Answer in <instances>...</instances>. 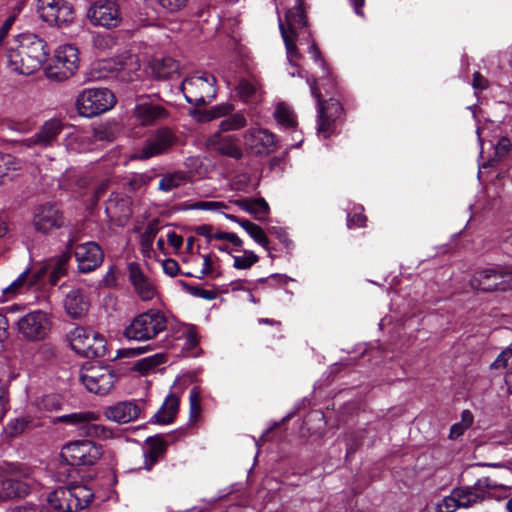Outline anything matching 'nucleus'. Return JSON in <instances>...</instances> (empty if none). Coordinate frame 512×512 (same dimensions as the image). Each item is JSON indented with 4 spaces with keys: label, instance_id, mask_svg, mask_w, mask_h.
Listing matches in <instances>:
<instances>
[{
    "label": "nucleus",
    "instance_id": "obj_1",
    "mask_svg": "<svg viewBox=\"0 0 512 512\" xmlns=\"http://www.w3.org/2000/svg\"><path fill=\"white\" fill-rule=\"evenodd\" d=\"M49 55L47 44L35 34H20L7 42L6 68L17 75L38 71Z\"/></svg>",
    "mask_w": 512,
    "mask_h": 512
},
{
    "label": "nucleus",
    "instance_id": "obj_2",
    "mask_svg": "<svg viewBox=\"0 0 512 512\" xmlns=\"http://www.w3.org/2000/svg\"><path fill=\"white\" fill-rule=\"evenodd\" d=\"M116 103L115 94L108 88H85L76 96L75 109L80 117L91 119L107 113Z\"/></svg>",
    "mask_w": 512,
    "mask_h": 512
},
{
    "label": "nucleus",
    "instance_id": "obj_3",
    "mask_svg": "<svg viewBox=\"0 0 512 512\" xmlns=\"http://www.w3.org/2000/svg\"><path fill=\"white\" fill-rule=\"evenodd\" d=\"M168 325V319L159 309H149L135 316L124 329V336L134 341H149L164 332Z\"/></svg>",
    "mask_w": 512,
    "mask_h": 512
},
{
    "label": "nucleus",
    "instance_id": "obj_4",
    "mask_svg": "<svg viewBox=\"0 0 512 512\" xmlns=\"http://www.w3.org/2000/svg\"><path fill=\"white\" fill-rule=\"evenodd\" d=\"M312 96L317 100V133L323 138H328L336 132L339 120L343 115L341 103L330 98L327 101L322 100L315 79H307Z\"/></svg>",
    "mask_w": 512,
    "mask_h": 512
},
{
    "label": "nucleus",
    "instance_id": "obj_5",
    "mask_svg": "<svg viewBox=\"0 0 512 512\" xmlns=\"http://www.w3.org/2000/svg\"><path fill=\"white\" fill-rule=\"evenodd\" d=\"M510 244L512 246V235ZM470 286L481 292H504L512 289V264H496L476 271L470 279Z\"/></svg>",
    "mask_w": 512,
    "mask_h": 512
},
{
    "label": "nucleus",
    "instance_id": "obj_6",
    "mask_svg": "<svg viewBox=\"0 0 512 512\" xmlns=\"http://www.w3.org/2000/svg\"><path fill=\"white\" fill-rule=\"evenodd\" d=\"M80 65L79 49L74 44H62L53 54L52 60L45 68L48 79L62 82L72 77Z\"/></svg>",
    "mask_w": 512,
    "mask_h": 512
},
{
    "label": "nucleus",
    "instance_id": "obj_7",
    "mask_svg": "<svg viewBox=\"0 0 512 512\" xmlns=\"http://www.w3.org/2000/svg\"><path fill=\"white\" fill-rule=\"evenodd\" d=\"M216 78L212 74L197 73L186 78L182 83L184 96L192 105L210 103L216 96Z\"/></svg>",
    "mask_w": 512,
    "mask_h": 512
},
{
    "label": "nucleus",
    "instance_id": "obj_8",
    "mask_svg": "<svg viewBox=\"0 0 512 512\" xmlns=\"http://www.w3.org/2000/svg\"><path fill=\"white\" fill-rule=\"evenodd\" d=\"M72 349L87 358L103 357L106 341L98 332L83 327L74 328L69 334Z\"/></svg>",
    "mask_w": 512,
    "mask_h": 512
},
{
    "label": "nucleus",
    "instance_id": "obj_9",
    "mask_svg": "<svg viewBox=\"0 0 512 512\" xmlns=\"http://www.w3.org/2000/svg\"><path fill=\"white\" fill-rule=\"evenodd\" d=\"M103 455L100 445L90 440H75L63 446L61 458L70 465L91 466L98 462Z\"/></svg>",
    "mask_w": 512,
    "mask_h": 512
},
{
    "label": "nucleus",
    "instance_id": "obj_10",
    "mask_svg": "<svg viewBox=\"0 0 512 512\" xmlns=\"http://www.w3.org/2000/svg\"><path fill=\"white\" fill-rule=\"evenodd\" d=\"M79 379L89 392L106 395L114 388L117 376L109 367L89 365L82 367Z\"/></svg>",
    "mask_w": 512,
    "mask_h": 512
},
{
    "label": "nucleus",
    "instance_id": "obj_11",
    "mask_svg": "<svg viewBox=\"0 0 512 512\" xmlns=\"http://www.w3.org/2000/svg\"><path fill=\"white\" fill-rule=\"evenodd\" d=\"M37 12L48 25L66 27L75 18L73 5L67 0H38Z\"/></svg>",
    "mask_w": 512,
    "mask_h": 512
},
{
    "label": "nucleus",
    "instance_id": "obj_12",
    "mask_svg": "<svg viewBox=\"0 0 512 512\" xmlns=\"http://www.w3.org/2000/svg\"><path fill=\"white\" fill-rule=\"evenodd\" d=\"M86 15L93 26L107 29L117 27L122 20L119 0H94Z\"/></svg>",
    "mask_w": 512,
    "mask_h": 512
},
{
    "label": "nucleus",
    "instance_id": "obj_13",
    "mask_svg": "<svg viewBox=\"0 0 512 512\" xmlns=\"http://www.w3.org/2000/svg\"><path fill=\"white\" fill-rule=\"evenodd\" d=\"M51 326L52 322L49 315L41 310L27 313L17 322L18 332L29 341L45 339L51 330Z\"/></svg>",
    "mask_w": 512,
    "mask_h": 512
},
{
    "label": "nucleus",
    "instance_id": "obj_14",
    "mask_svg": "<svg viewBox=\"0 0 512 512\" xmlns=\"http://www.w3.org/2000/svg\"><path fill=\"white\" fill-rule=\"evenodd\" d=\"M243 144L250 154L267 156L277 148L276 136L264 128H250L243 134Z\"/></svg>",
    "mask_w": 512,
    "mask_h": 512
},
{
    "label": "nucleus",
    "instance_id": "obj_15",
    "mask_svg": "<svg viewBox=\"0 0 512 512\" xmlns=\"http://www.w3.org/2000/svg\"><path fill=\"white\" fill-rule=\"evenodd\" d=\"M131 116L138 125L148 127L166 120L169 117V112L162 105L153 102L147 96H143L137 99Z\"/></svg>",
    "mask_w": 512,
    "mask_h": 512
},
{
    "label": "nucleus",
    "instance_id": "obj_16",
    "mask_svg": "<svg viewBox=\"0 0 512 512\" xmlns=\"http://www.w3.org/2000/svg\"><path fill=\"white\" fill-rule=\"evenodd\" d=\"M177 136L168 127L155 130L145 141L141 149L139 159L146 160L161 154H165L176 144Z\"/></svg>",
    "mask_w": 512,
    "mask_h": 512
},
{
    "label": "nucleus",
    "instance_id": "obj_17",
    "mask_svg": "<svg viewBox=\"0 0 512 512\" xmlns=\"http://www.w3.org/2000/svg\"><path fill=\"white\" fill-rule=\"evenodd\" d=\"M127 271L129 282L140 300L148 302L158 296V288L155 280L143 271L139 263H128Z\"/></svg>",
    "mask_w": 512,
    "mask_h": 512
},
{
    "label": "nucleus",
    "instance_id": "obj_18",
    "mask_svg": "<svg viewBox=\"0 0 512 512\" xmlns=\"http://www.w3.org/2000/svg\"><path fill=\"white\" fill-rule=\"evenodd\" d=\"M30 474V470L24 468L14 471L9 478L0 479V500L26 496L33 484Z\"/></svg>",
    "mask_w": 512,
    "mask_h": 512
},
{
    "label": "nucleus",
    "instance_id": "obj_19",
    "mask_svg": "<svg viewBox=\"0 0 512 512\" xmlns=\"http://www.w3.org/2000/svg\"><path fill=\"white\" fill-rule=\"evenodd\" d=\"M73 254L77 261L78 269L82 273L94 271L104 260L102 248L93 241L76 245L73 249Z\"/></svg>",
    "mask_w": 512,
    "mask_h": 512
},
{
    "label": "nucleus",
    "instance_id": "obj_20",
    "mask_svg": "<svg viewBox=\"0 0 512 512\" xmlns=\"http://www.w3.org/2000/svg\"><path fill=\"white\" fill-rule=\"evenodd\" d=\"M64 124L61 120L52 118L44 122L37 133L20 142V146L26 148L40 147L47 148L52 146L62 132Z\"/></svg>",
    "mask_w": 512,
    "mask_h": 512
},
{
    "label": "nucleus",
    "instance_id": "obj_21",
    "mask_svg": "<svg viewBox=\"0 0 512 512\" xmlns=\"http://www.w3.org/2000/svg\"><path fill=\"white\" fill-rule=\"evenodd\" d=\"M33 227L41 233H49L64 225V218L60 210L52 204H43L35 207L33 211Z\"/></svg>",
    "mask_w": 512,
    "mask_h": 512
},
{
    "label": "nucleus",
    "instance_id": "obj_22",
    "mask_svg": "<svg viewBox=\"0 0 512 512\" xmlns=\"http://www.w3.org/2000/svg\"><path fill=\"white\" fill-rule=\"evenodd\" d=\"M206 145L209 149L234 159H240L243 156L236 136L226 135L218 130L207 139Z\"/></svg>",
    "mask_w": 512,
    "mask_h": 512
},
{
    "label": "nucleus",
    "instance_id": "obj_23",
    "mask_svg": "<svg viewBox=\"0 0 512 512\" xmlns=\"http://www.w3.org/2000/svg\"><path fill=\"white\" fill-rule=\"evenodd\" d=\"M103 414L112 422L126 424L139 418L141 408L135 401H120L107 406Z\"/></svg>",
    "mask_w": 512,
    "mask_h": 512
},
{
    "label": "nucleus",
    "instance_id": "obj_24",
    "mask_svg": "<svg viewBox=\"0 0 512 512\" xmlns=\"http://www.w3.org/2000/svg\"><path fill=\"white\" fill-rule=\"evenodd\" d=\"M495 487L487 479H478L473 486L455 488L454 492L461 508H469L485 501L484 488Z\"/></svg>",
    "mask_w": 512,
    "mask_h": 512
},
{
    "label": "nucleus",
    "instance_id": "obj_25",
    "mask_svg": "<svg viewBox=\"0 0 512 512\" xmlns=\"http://www.w3.org/2000/svg\"><path fill=\"white\" fill-rule=\"evenodd\" d=\"M63 305L71 318L78 319L87 314L90 301L81 289L73 288L66 294Z\"/></svg>",
    "mask_w": 512,
    "mask_h": 512
},
{
    "label": "nucleus",
    "instance_id": "obj_26",
    "mask_svg": "<svg viewBox=\"0 0 512 512\" xmlns=\"http://www.w3.org/2000/svg\"><path fill=\"white\" fill-rule=\"evenodd\" d=\"M235 91L244 103H257L262 99V85L255 76L240 78Z\"/></svg>",
    "mask_w": 512,
    "mask_h": 512
},
{
    "label": "nucleus",
    "instance_id": "obj_27",
    "mask_svg": "<svg viewBox=\"0 0 512 512\" xmlns=\"http://www.w3.org/2000/svg\"><path fill=\"white\" fill-rule=\"evenodd\" d=\"M67 491L69 497L66 510H70V512L88 507L94 497L92 490L85 485H73L67 487Z\"/></svg>",
    "mask_w": 512,
    "mask_h": 512
},
{
    "label": "nucleus",
    "instance_id": "obj_28",
    "mask_svg": "<svg viewBox=\"0 0 512 512\" xmlns=\"http://www.w3.org/2000/svg\"><path fill=\"white\" fill-rule=\"evenodd\" d=\"M114 64V69L124 81L134 80L140 69L138 56L130 52H125L118 56Z\"/></svg>",
    "mask_w": 512,
    "mask_h": 512
},
{
    "label": "nucleus",
    "instance_id": "obj_29",
    "mask_svg": "<svg viewBox=\"0 0 512 512\" xmlns=\"http://www.w3.org/2000/svg\"><path fill=\"white\" fill-rule=\"evenodd\" d=\"M99 414L93 411H80L71 414L61 415L57 422L74 426L81 434H85L90 421H98Z\"/></svg>",
    "mask_w": 512,
    "mask_h": 512
},
{
    "label": "nucleus",
    "instance_id": "obj_30",
    "mask_svg": "<svg viewBox=\"0 0 512 512\" xmlns=\"http://www.w3.org/2000/svg\"><path fill=\"white\" fill-rule=\"evenodd\" d=\"M282 24L292 35H297V30L306 26L304 0H296L295 5L286 14L285 23L282 22Z\"/></svg>",
    "mask_w": 512,
    "mask_h": 512
},
{
    "label": "nucleus",
    "instance_id": "obj_31",
    "mask_svg": "<svg viewBox=\"0 0 512 512\" xmlns=\"http://www.w3.org/2000/svg\"><path fill=\"white\" fill-rule=\"evenodd\" d=\"M224 216L228 220L238 223L256 243L269 250V239L259 225L247 219H240L233 214H224Z\"/></svg>",
    "mask_w": 512,
    "mask_h": 512
},
{
    "label": "nucleus",
    "instance_id": "obj_32",
    "mask_svg": "<svg viewBox=\"0 0 512 512\" xmlns=\"http://www.w3.org/2000/svg\"><path fill=\"white\" fill-rule=\"evenodd\" d=\"M42 273L43 271L40 270L38 273L30 276L29 270H25L18 276L16 280H14L8 287L3 290V294L7 297H11L22 293L24 290H27L33 286L42 276Z\"/></svg>",
    "mask_w": 512,
    "mask_h": 512
},
{
    "label": "nucleus",
    "instance_id": "obj_33",
    "mask_svg": "<svg viewBox=\"0 0 512 512\" xmlns=\"http://www.w3.org/2000/svg\"><path fill=\"white\" fill-rule=\"evenodd\" d=\"M148 449L145 453L144 468L150 470L153 465L164 455L167 443L160 437H151L147 439Z\"/></svg>",
    "mask_w": 512,
    "mask_h": 512
},
{
    "label": "nucleus",
    "instance_id": "obj_34",
    "mask_svg": "<svg viewBox=\"0 0 512 512\" xmlns=\"http://www.w3.org/2000/svg\"><path fill=\"white\" fill-rule=\"evenodd\" d=\"M152 73L157 78H169L179 71V63L171 57H156L150 62Z\"/></svg>",
    "mask_w": 512,
    "mask_h": 512
},
{
    "label": "nucleus",
    "instance_id": "obj_35",
    "mask_svg": "<svg viewBox=\"0 0 512 512\" xmlns=\"http://www.w3.org/2000/svg\"><path fill=\"white\" fill-rule=\"evenodd\" d=\"M179 408V398L174 394H169L160 409L154 415V421L159 424L171 423Z\"/></svg>",
    "mask_w": 512,
    "mask_h": 512
},
{
    "label": "nucleus",
    "instance_id": "obj_36",
    "mask_svg": "<svg viewBox=\"0 0 512 512\" xmlns=\"http://www.w3.org/2000/svg\"><path fill=\"white\" fill-rule=\"evenodd\" d=\"M189 176L185 171H174L164 174L158 184V189L162 192H170L185 185Z\"/></svg>",
    "mask_w": 512,
    "mask_h": 512
},
{
    "label": "nucleus",
    "instance_id": "obj_37",
    "mask_svg": "<svg viewBox=\"0 0 512 512\" xmlns=\"http://www.w3.org/2000/svg\"><path fill=\"white\" fill-rule=\"evenodd\" d=\"M25 163L21 159L0 153V184L5 177H12L16 172L23 169Z\"/></svg>",
    "mask_w": 512,
    "mask_h": 512
},
{
    "label": "nucleus",
    "instance_id": "obj_38",
    "mask_svg": "<svg viewBox=\"0 0 512 512\" xmlns=\"http://www.w3.org/2000/svg\"><path fill=\"white\" fill-rule=\"evenodd\" d=\"M106 213L112 219L128 218L130 211L127 201L124 199H119L117 195H111L106 203Z\"/></svg>",
    "mask_w": 512,
    "mask_h": 512
},
{
    "label": "nucleus",
    "instance_id": "obj_39",
    "mask_svg": "<svg viewBox=\"0 0 512 512\" xmlns=\"http://www.w3.org/2000/svg\"><path fill=\"white\" fill-rule=\"evenodd\" d=\"M483 479H487L491 484L495 485V487H485L483 489L485 494V500L491 498L500 501L505 498H508L512 486L499 482L492 477H483Z\"/></svg>",
    "mask_w": 512,
    "mask_h": 512
},
{
    "label": "nucleus",
    "instance_id": "obj_40",
    "mask_svg": "<svg viewBox=\"0 0 512 512\" xmlns=\"http://www.w3.org/2000/svg\"><path fill=\"white\" fill-rule=\"evenodd\" d=\"M68 497L69 494L67 488L60 487L49 493L47 503L50 508L57 512H70V510H66V506H68Z\"/></svg>",
    "mask_w": 512,
    "mask_h": 512
},
{
    "label": "nucleus",
    "instance_id": "obj_41",
    "mask_svg": "<svg viewBox=\"0 0 512 512\" xmlns=\"http://www.w3.org/2000/svg\"><path fill=\"white\" fill-rule=\"evenodd\" d=\"M237 252L239 254L232 255L233 267L235 269L247 270L259 261L258 255L251 250L239 249Z\"/></svg>",
    "mask_w": 512,
    "mask_h": 512
},
{
    "label": "nucleus",
    "instance_id": "obj_42",
    "mask_svg": "<svg viewBox=\"0 0 512 512\" xmlns=\"http://www.w3.org/2000/svg\"><path fill=\"white\" fill-rule=\"evenodd\" d=\"M279 27L285 43L287 59L289 63L295 65L300 57L296 47L297 35H292L291 33H288L281 21Z\"/></svg>",
    "mask_w": 512,
    "mask_h": 512
},
{
    "label": "nucleus",
    "instance_id": "obj_43",
    "mask_svg": "<svg viewBox=\"0 0 512 512\" xmlns=\"http://www.w3.org/2000/svg\"><path fill=\"white\" fill-rule=\"evenodd\" d=\"M274 117L280 125L287 128L294 127L297 123L293 110L285 103H279L276 106Z\"/></svg>",
    "mask_w": 512,
    "mask_h": 512
},
{
    "label": "nucleus",
    "instance_id": "obj_44",
    "mask_svg": "<svg viewBox=\"0 0 512 512\" xmlns=\"http://www.w3.org/2000/svg\"><path fill=\"white\" fill-rule=\"evenodd\" d=\"M246 125L247 119L245 115L241 112H237L222 120L219 124L218 131L223 133L228 131H235L244 128Z\"/></svg>",
    "mask_w": 512,
    "mask_h": 512
},
{
    "label": "nucleus",
    "instance_id": "obj_45",
    "mask_svg": "<svg viewBox=\"0 0 512 512\" xmlns=\"http://www.w3.org/2000/svg\"><path fill=\"white\" fill-rule=\"evenodd\" d=\"M84 435L100 440H110L115 437V434L111 428L97 423V421H90Z\"/></svg>",
    "mask_w": 512,
    "mask_h": 512
},
{
    "label": "nucleus",
    "instance_id": "obj_46",
    "mask_svg": "<svg viewBox=\"0 0 512 512\" xmlns=\"http://www.w3.org/2000/svg\"><path fill=\"white\" fill-rule=\"evenodd\" d=\"M64 145L71 152H81L87 148L86 137L80 131H73L66 135Z\"/></svg>",
    "mask_w": 512,
    "mask_h": 512
},
{
    "label": "nucleus",
    "instance_id": "obj_47",
    "mask_svg": "<svg viewBox=\"0 0 512 512\" xmlns=\"http://www.w3.org/2000/svg\"><path fill=\"white\" fill-rule=\"evenodd\" d=\"M166 357L164 354H155L146 358H143L137 361L134 365V369L141 374L148 373L151 369L157 367L158 365L164 363Z\"/></svg>",
    "mask_w": 512,
    "mask_h": 512
},
{
    "label": "nucleus",
    "instance_id": "obj_48",
    "mask_svg": "<svg viewBox=\"0 0 512 512\" xmlns=\"http://www.w3.org/2000/svg\"><path fill=\"white\" fill-rule=\"evenodd\" d=\"M157 229L153 225H148L140 238L141 251L144 256L150 257L154 238L156 236Z\"/></svg>",
    "mask_w": 512,
    "mask_h": 512
},
{
    "label": "nucleus",
    "instance_id": "obj_49",
    "mask_svg": "<svg viewBox=\"0 0 512 512\" xmlns=\"http://www.w3.org/2000/svg\"><path fill=\"white\" fill-rule=\"evenodd\" d=\"M248 213L257 220H263L269 213V205L262 198L250 200Z\"/></svg>",
    "mask_w": 512,
    "mask_h": 512
},
{
    "label": "nucleus",
    "instance_id": "obj_50",
    "mask_svg": "<svg viewBox=\"0 0 512 512\" xmlns=\"http://www.w3.org/2000/svg\"><path fill=\"white\" fill-rule=\"evenodd\" d=\"M190 210H205V211H216L221 212L223 209H227L228 206L221 201H197L190 204L188 207Z\"/></svg>",
    "mask_w": 512,
    "mask_h": 512
},
{
    "label": "nucleus",
    "instance_id": "obj_51",
    "mask_svg": "<svg viewBox=\"0 0 512 512\" xmlns=\"http://www.w3.org/2000/svg\"><path fill=\"white\" fill-rule=\"evenodd\" d=\"M190 401V419L196 421L201 413L200 393L196 387H193L189 393Z\"/></svg>",
    "mask_w": 512,
    "mask_h": 512
},
{
    "label": "nucleus",
    "instance_id": "obj_52",
    "mask_svg": "<svg viewBox=\"0 0 512 512\" xmlns=\"http://www.w3.org/2000/svg\"><path fill=\"white\" fill-rule=\"evenodd\" d=\"M93 137L97 141L111 142L115 139L114 128L110 125H99L93 129Z\"/></svg>",
    "mask_w": 512,
    "mask_h": 512
},
{
    "label": "nucleus",
    "instance_id": "obj_53",
    "mask_svg": "<svg viewBox=\"0 0 512 512\" xmlns=\"http://www.w3.org/2000/svg\"><path fill=\"white\" fill-rule=\"evenodd\" d=\"M458 508L461 507L456 499L454 489L449 496H446L437 504L438 512H455Z\"/></svg>",
    "mask_w": 512,
    "mask_h": 512
},
{
    "label": "nucleus",
    "instance_id": "obj_54",
    "mask_svg": "<svg viewBox=\"0 0 512 512\" xmlns=\"http://www.w3.org/2000/svg\"><path fill=\"white\" fill-rule=\"evenodd\" d=\"M157 3L167 12H177L183 9L188 0H156Z\"/></svg>",
    "mask_w": 512,
    "mask_h": 512
},
{
    "label": "nucleus",
    "instance_id": "obj_55",
    "mask_svg": "<svg viewBox=\"0 0 512 512\" xmlns=\"http://www.w3.org/2000/svg\"><path fill=\"white\" fill-rule=\"evenodd\" d=\"M512 358V349L506 348L504 349L495 359L494 362L490 365L491 369H501L505 368L508 364V361Z\"/></svg>",
    "mask_w": 512,
    "mask_h": 512
},
{
    "label": "nucleus",
    "instance_id": "obj_56",
    "mask_svg": "<svg viewBox=\"0 0 512 512\" xmlns=\"http://www.w3.org/2000/svg\"><path fill=\"white\" fill-rule=\"evenodd\" d=\"M213 239L229 241L238 248L242 247L243 245L242 239L237 234L232 232H215L213 234Z\"/></svg>",
    "mask_w": 512,
    "mask_h": 512
},
{
    "label": "nucleus",
    "instance_id": "obj_57",
    "mask_svg": "<svg viewBox=\"0 0 512 512\" xmlns=\"http://www.w3.org/2000/svg\"><path fill=\"white\" fill-rule=\"evenodd\" d=\"M39 406L41 409L47 411L58 410L60 408V402L56 396L46 395L40 400Z\"/></svg>",
    "mask_w": 512,
    "mask_h": 512
},
{
    "label": "nucleus",
    "instance_id": "obj_58",
    "mask_svg": "<svg viewBox=\"0 0 512 512\" xmlns=\"http://www.w3.org/2000/svg\"><path fill=\"white\" fill-rule=\"evenodd\" d=\"M9 397L8 389L5 383L0 380V421L3 419L8 409Z\"/></svg>",
    "mask_w": 512,
    "mask_h": 512
},
{
    "label": "nucleus",
    "instance_id": "obj_59",
    "mask_svg": "<svg viewBox=\"0 0 512 512\" xmlns=\"http://www.w3.org/2000/svg\"><path fill=\"white\" fill-rule=\"evenodd\" d=\"M512 143L507 137H502L499 139L496 147H495V155L498 158L505 157L511 150Z\"/></svg>",
    "mask_w": 512,
    "mask_h": 512
},
{
    "label": "nucleus",
    "instance_id": "obj_60",
    "mask_svg": "<svg viewBox=\"0 0 512 512\" xmlns=\"http://www.w3.org/2000/svg\"><path fill=\"white\" fill-rule=\"evenodd\" d=\"M162 269L166 275L174 277L179 273V264L176 260L168 258L162 261Z\"/></svg>",
    "mask_w": 512,
    "mask_h": 512
},
{
    "label": "nucleus",
    "instance_id": "obj_61",
    "mask_svg": "<svg viewBox=\"0 0 512 512\" xmlns=\"http://www.w3.org/2000/svg\"><path fill=\"white\" fill-rule=\"evenodd\" d=\"M233 110L231 104L222 103L216 106L211 107V112L213 113L212 117H223L228 115Z\"/></svg>",
    "mask_w": 512,
    "mask_h": 512
},
{
    "label": "nucleus",
    "instance_id": "obj_62",
    "mask_svg": "<svg viewBox=\"0 0 512 512\" xmlns=\"http://www.w3.org/2000/svg\"><path fill=\"white\" fill-rule=\"evenodd\" d=\"M73 249L74 248H73L72 241H70L67 245V250L60 255V257L58 258V260L56 262V265L66 268V265L71 257Z\"/></svg>",
    "mask_w": 512,
    "mask_h": 512
},
{
    "label": "nucleus",
    "instance_id": "obj_63",
    "mask_svg": "<svg viewBox=\"0 0 512 512\" xmlns=\"http://www.w3.org/2000/svg\"><path fill=\"white\" fill-rule=\"evenodd\" d=\"M167 241L175 249H180L183 244L182 236L173 231L167 233Z\"/></svg>",
    "mask_w": 512,
    "mask_h": 512
},
{
    "label": "nucleus",
    "instance_id": "obj_64",
    "mask_svg": "<svg viewBox=\"0 0 512 512\" xmlns=\"http://www.w3.org/2000/svg\"><path fill=\"white\" fill-rule=\"evenodd\" d=\"M473 87L475 89L484 90L488 87V81L485 77H483L479 72H475L473 74Z\"/></svg>",
    "mask_w": 512,
    "mask_h": 512
}]
</instances>
